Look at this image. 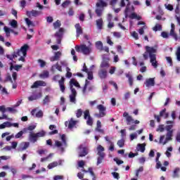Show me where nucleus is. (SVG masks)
Returning a JSON list of instances; mask_svg holds the SVG:
<instances>
[{"label":"nucleus","mask_w":180,"mask_h":180,"mask_svg":"<svg viewBox=\"0 0 180 180\" xmlns=\"http://www.w3.org/2000/svg\"><path fill=\"white\" fill-rule=\"evenodd\" d=\"M146 52L143 53L144 60H148V57L150 58V63L154 68H157L158 67V62H157V49L154 47L146 46Z\"/></svg>","instance_id":"1"},{"label":"nucleus","mask_w":180,"mask_h":180,"mask_svg":"<svg viewBox=\"0 0 180 180\" xmlns=\"http://www.w3.org/2000/svg\"><path fill=\"white\" fill-rule=\"evenodd\" d=\"M97 155H98L97 158V165H99V164H102V162L105 159V153L103 151H105V148L102 146L101 145H99L97 147Z\"/></svg>","instance_id":"2"},{"label":"nucleus","mask_w":180,"mask_h":180,"mask_svg":"<svg viewBox=\"0 0 180 180\" xmlns=\"http://www.w3.org/2000/svg\"><path fill=\"white\" fill-rule=\"evenodd\" d=\"M44 136H46V132L44 131H41L36 134L31 132L30 134L29 139L31 143H36L39 137H44Z\"/></svg>","instance_id":"3"},{"label":"nucleus","mask_w":180,"mask_h":180,"mask_svg":"<svg viewBox=\"0 0 180 180\" xmlns=\"http://www.w3.org/2000/svg\"><path fill=\"white\" fill-rule=\"evenodd\" d=\"M99 113L94 114L95 117L101 119V117H105L106 116V107L102 104H99L96 106Z\"/></svg>","instance_id":"4"},{"label":"nucleus","mask_w":180,"mask_h":180,"mask_svg":"<svg viewBox=\"0 0 180 180\" xmlns=\"http://www.w3.org/2000/svg\"><path fill=\"white\" fill-rule=\"evenodd\" d=\"M123 117L126 118V122H127V124L128 126H130V124H131V122H134V123L135 124H140V121L139 120H133V117L131 115H129V112H124L122 115Z\"/></svg>","instance_id":"5"},{"label":"nucleus","mask_w":180,"mask_h":180,"mask_svg":"<svg viewBox=\"0 0 180 180\" xmlns=\"http://www.w3.org/2000/svg\"><path fill=\"white\" fill-rule=\"evenodd\" d=\"M84 119L86 120L87 126H93L94 125V119L91 117V114L89 113V110H86L84 112Z\"/></svg>","instance_id":"6"},{"label":"nucleus","mask_w":180,"mask_h":180,"mask_svg":"<svg viewBox=\"0 0 180 180\" xmlns=\"http://www.w3.org/2000/svg\"><path fill=\"white\" fill-rule=\"evenodd\" d=\"M29 49V45L27 44H24L20 49L17 51V54L20 56H22L26 57L27 56V50Z\"/></svg>","instance_id":"7"},{"label":"nucleus","mask_w":180,"mask_h":180,"mask_svg":"<svg viewBox=\"0 0 180 180\" xmlns=\"http://www.w3.org/2000/svg\"><path fill=\"white\" fill-rule=\"evenodd\" d=\"M64 33V28H59L58 31L55 33V37H56V41L58 44H61V39H63V34Z\"/></svg>","instance_id":"8"},{"label":"nucleus","mask_w":180,"mask_h":180,"mask_svg":"<svg viewBox=\"0 0 180 180\" xmlns=\"http://www.w3.org/2000/svg\"><path fill=\"white\" fill-rule=\"evenodd\" d=\"M26 15L28 18H37V16H40V15H43V12L41 11L37 10H32L31 11H27Z\"/></svg>","instance_id":"9"},{"label":"nucleus","mask_w":180,"mask_h":180,"mask_svg":"<svg viewBox=\"0 0 180 180\" xmlns=\"http://www.w3.org/2000/svg\"><path fill=\"white\" fill-rule=\"evenodd\" d=\"M0 112L3 114L6 112H9L10 113H18V110L11 107L6 108L5 105H0Z\"/></svg>","instance_id":"10"},{"label":"nucleus","mask_w":180,"mask_h":180,"mask_svg":"<svg viewBox=\"0 0 180 180\" xmlns=\"http://www.w3.org/2000/svg\"><path fill=\"white\" fill-rule=\"evenodd\" d=\"M98 75L101 79H105L108 77V69L100 68L98 72Z\"/></svg>","instance_id":"11"},{"label":"nucleus","mask_w":180,"mask_h":180,"mask_svg":"<svg viewBox=\"0 0 180 180\" xmlns=\"http://www.w3.org/2000/svg\"><path fill=\"white\" fill-rule=\"evenodd\" d=\"M47 83L43 80H37L31 86L32 89L34 88H39V86H46Z\"/></svg>","instance_id":"12"},{"label":"nucleus","mask_w":180,"mask_h":180,"mask_svg":"<svg viewBox=\"0 0 180 180\" xmlns=\"http://www.w3.org/2000/svg\"><path fill=\"white\" fill-rule=\"evenodd\" d=\"M108 1L109 0H98L96 6L97 8H106V6H108Z\"/></svg>","instance_id":"13"},{"label":"nucleus","mask_w":180,"mask_h":180,"mask_svg":"<svg viewBox=\"0 0 180 180\" xmlns=\"http://www.w3.org/2000/svg\"><path fill=\"white\" fill-rule=\"evenodd\" d=\"M144 84L146 88H149V86H154L155 85V78L147 79Z\"/></svg>","instance_id":"14"},{"label":"nucleus","mask_w":180,"mask_h":180,"mask_svg":"<svg viewBox=\"0 0 180 180\" xmlns=\"http://www.w3.org/2000/svg\"><path fill=\"white\" fill-rule=\"evenodd\" d=\"M75 27L76 29V37H79L80 34H82V33H84V31L82 30V27H81V25H79V23H77L75 25Z\"/></svg>","instance_id":"15"},{"label":"nucleus","mask_w":180,"mask_h":180,"mask_svg":"<svg viewBox=\"0 0 180 180\" xmlns=\"http://www.w3.org/2000/svg\"><path fill=\"white\" fill-rule=\"evenodd\" d=\"M64 82H65V78H64V77H62L61 79L58 81V84L60 91L63 93L65 92V85L64 84Z\"/></svg>","instance_id":"16"},{"label":"nucleus","mask_w":180,"mask_h":180,"mask_svg":"<svg viewBox=\"0 0 180 180\" xmlns=\"http://www.w3.org/2000/svg\"><path fill=\"white\" fill-rule=\"evenodd\" d=\"M96 131L101 133V134H105V130L102 129V122L100 120H98L96 122V127L95 129Z\"/></svg>","instance_id":"17"},{"label":"nucleus","mask_w":180,"mask_h":180,"mask_svg":"<svg viewBox=\"0 0 180 180\" xmlns=\"http://www.w3.org/2000/svg\"><path fill=\"white\" fill-rule=\"evenodd\" d=\"M61 52L57 51L55 53L54 56L50 58V61L52 63L54 61H58L61 57Z\"/></svg>","instance_id":"18"},{"label":"nucleus","mask_w":180,"mask_h":180,"mask_svg":"<svg viewBox=\"0 0 180 180\" xmlns=\"http://www.w3.org/2000/svg\"><path fill=\"white\" fill-rule=\"evenodd\" d=\"M81 50L83 54L88 56L91 53V48L86 46V45L83 44L81 46Z\"/></svg>","instance_id":"19"},{"label":"nucleus","mask_w":180,"mask_h":180,"mask_svg":"<svg viewBox=\"0 0 180 180\" xmlns=\"http://www.w3.org/2000/svg\"><path fill=\"white\" fill-rule=\"evenodd\" d=\"M166 123L167 124H169V125H167L165 127V129L167 130V132H169V131H174L172 130V127H174V124L175 123V122L173 120V121H167Z\"/></svg>","instance_id":"20"},{"label":"nucleus","mask_w":180,"mask_h":180,"mask_svg":"<svg viewBox=\"0 0 180 180\" xmlns=\"http://www.w3.org/2000/svg\"><path fill=\"white\" fill-rule=\"evenodd\" d=\"M75 124H77V121L73 120L72 118L70 120V122L66 121L65 122V127H67L68 126V129H72L74 126H75Z\"/></svg>","instance_id":"21"},{"label":"nucleus","mask_w":180,"mask_h":180,"mask_svg":"<svg viewBox=\"0 0 180 180\" xmlns=\"http://www.w3.org/2000/svg\"><path fill=\"white\" fill-rule=\"evenodd\" d=\"M136 150L137 151H141V153H144V151H146V144L139 143Z\"/></svg>","instance_id":"22"},{"label":"nucleus","mask_w":180,"mask_h":180,"mask_svg":"<svg viewBox=\"0 0 180 180\" xmlns=\"http://www.w3.org/2000/svg\"><path fill=\"white\" fill-rule=\"evenodd\" d=\"M96 47L97 50L100 51H103V44L101 41H98L96 42Z\"/></svg>","instance_id":"23"},{"label":"nucleus","mask_w":180,"mask_h":180,"mask_svg":"<svg viewBox=\"0 0 180 180\" xmlns=\"http://www.w3.org/2000/svg\"><path fill=\"white\" fill-rule=\"evenodd\" d=\"M88 155V148L86 147L82 148V150L79 153V157H85Z\"/></svg>","instance_id":"24"},{"label":"nucleus","mask_w":180,"mask_h":180,"mask_svg":"<svg viewBox=\"0 0 180 180\" xmlns=\"http://www.w3.org/2000/svg\"><path fill=\"white\" fill-rule=\"evenodd\" d=\"M96 23L98 27V29H99L100 30H102V27L103 26V20H102V18L96 20Z\"/></svg>","instance_id":"25"},{"label":"nucleus","mask_w":180,"mask_h":180,"mask_svg":"<svg viewBox=\"0 0 180 180\" xmlns=\"http://www.w3.org/2000/svg\"><path fill=\"white\" fill-rule=\"evenodd\" d=\"M55 146H56V147H58V148H60V150L62 153H64V148L62 147L63 146V143H61V141H55Z\"/></svg>","instance_id":"26"},{"label":"nucleus","mask_w":180,"mask_h":180,"mask_svg":"<svg viewBox=\"0 0 180 180\" xmlns=\"http://www.w3.org/2000/svg\"><path fill=\"white\" fill-rule=\"evenodd\" d=\"M39 98H41V93H39V96L33 95V96L28 97V101H36V100L39 99Z\"/></svg>","instance_id":"27"},{"label":"nucleus","mask_w":180,"mask_h":180,"mask_svg":"<svg viewBox=\"0 0 180 180\" xmlns=\"http://www.w3.org/2000/svg\"><path fill=\"white\" fill-rule=\"evenodd\" d=\"M153 32H161L162 30V25L160 24H156L155 27H153Z\"/></svg>","instance_id":"28"},{"label":"nucleus","mask_w":180,"mask_h":180,"mask_svg":"<svg viewBox=\"0 0 180 180\" xmlns=\"http://www.w3.org/2000/svg\"><path fill=\"white\" fill-rule=\"evenodd\" d=\"M53 26L54 29H59V27H61V21L58 20L55 22L53 23Z\"/></svg>","instance_id":"29"},{"label":"nucleus","mask_w":180,"mask_h":180,"mask_svg":"<svg viewBox=\"0 0 180 180\" xmlns=\"http://www.w3.org/2000/svg\"><path fill=\"white\" fill-rule=\"evenodd\" d=\"M124 139L122 138L117 141V144L120 147V148L124 147Z\"/></svg>","instance_id":"30"},{"label":"nucleus","mask_w":180,"mask_h":180,"mask_svg":"<svg viewBox=\"0 0 180 180\" xmlns=\"http://www.w3.org/2000/svg\"><path fill=\"white\" fill-rule=\"evenodd\" d=\"M169 35L172 36L173 39L178 40V35L175 33V30H171Z\"/></svg>","instance_id":"31"},{"label":"nucleus","mask_w":180,"mask_h":180,"mask_svg":"<svg viewBox=\"0 0 180 180\" xmlns=\"http://www.w3.org/2000/svg\"><path fill=\"white\" fill-rule=\"evenodd\" d=\"M179 167H176L173 172V178H178L179 176Z\"/></svg>","instance_id":"32"},{"label":"nucleus","mask_w":180,"mask_h":180,"mask_svg":"<svg viewBox=\"0 0 180 180\" xmlns=\"http://www.w3.org/2000/svg\"><path fill=\"white\" fill-rule=\"evenodd\" d=\"M100 68H105L107 70V68H109V63L105 60L103 61L100 65Z\"/></svg>","instance_id":"33"},{"label":"nucleus","mask_w":180,"mask_h":180,"mask_svg":"<svg viewBox=\"0 0 180 180\" xmlns=\"http://www.w3.org/2000/svg\"><path fill=\"white\" fill-rule=\"evenodd\" d=\"M50 75V73L49 72V71H44L43 73L39 75L40 78H49Z\"/></svg>","instance_id":"34"},{"label":"nucleus","mask_w":180,"mask_h":180,"mask_svg":"<svg viewBox=\"0 0 180 180\" xmlns=\"http://www.w3.org/2000/svg\"><path fill=\"white\" fill-rule=\"evenodd\" d=\"M58 165V162H51L48 165V169H53V168H56V167H57Z\"/></svg>","instance_id":"35"},{"label":"nucleus","mask_w":180,"mask_h":180,"mask_svg":"<svg viewBox=\"0 0 180 180\" xmlns=\"http://www.w3.org/2000/svg\"><path fill=\"white\" fill-rule=\"evenodd\" d=\"M70 82V85H74L75 86H77V88H80L79 83H78V82L75 81V79H72Z\"/></svg>","instance_id":"36"},{"label":"nucleus","mask_w":180,"mask_h":180,"mask_svg":"<svg viewBox=\"0 0 180 180\" xmlns=\"http://www.w3.org/2000/svg\"><path fill=\"white\" fill-rule=\"evenodd\" d=\"M126 77L129 79V84L130 86H133V77H131L130 74H127Z\"/></svg>","instance_id":"37"},{"label":"nucleus","mask_w":180,"mask_h":180,"mask_svg":"<svg viewBox=\"0 0 180 180\" xmlns=\"http://www.w3.org/2000/svg\"><path fill=\"white\" fill-rule=\"evenodd\" d=\"M50 103V96H46L43 100V105H49Z\"/></svg>","instance_id":"38"},{"label":"nucleus","mask_w":180,"mask_h":180,"mask_svg":"<svg viewBox=\"0 0 180 180\" xmlns=\"http://www.w3.org/2000/svg\"><path fill=\"white\" fill-rule=\"evenodd\" d=\"M25 23H27L28 27H30V26H34V23L32 20H30L28 18H26L25 19Z\"/></svg>","instance_id":"39"},{"label":"nucleus","mask_w":180,"mask_h":180,"mask_svg":"<svg viewBox=\"0 0 180 180\" xmlns=\"http://www.w3.org/2000/svg\"><path fill=\"white\" fill-rule=\"evenodd\" d=\"M87 74V79L92 81L94 79V72L92 71H89L86 72Z\"/></svg>","instance_id":"40"},{"label":"nucleus","mask_w":180,"mask_h":180,"mask_svg":"<svg viewBox=\"0 0 180 180\" xmlns=\"http://www.w3.org/2000/svg\"><path fill=\"white\" fill-rule=\"evenodd\" d=\"M10 25L11 27H13L14 29L18 28V21L16 20H13L11 21Z\"/></svg>","instance_id":"41"},{"label":"nucleus","mask_w":180,"mask_h":180,"mask_svg":"<svg viewBox=\"0 0 180 180\" xmlns=\"http://www.w3.org/2000/svg\"><path fill=\"white\" fill-rule=\"evenodd\" d=\"M165 130V128L164 127V124H160L158 126V129H156V131H160V133H162Z\"/></svg>","instance_id":"42"},{"label":"nucleus","mask_w":180,"mask_h":180,"mask_svg":"<svg viewBox=\"0 0 180 180\" xmlns=\"http://www.w3.org/2000/svg\"><path fill=\"white\" fill-rule=\"evenodd\" d=\"M36 129V126L35 125H30L27 129L25 128L23 129V131H26V130H30V131L34 130Z\"/></svg>","instance_id":"43"},{"label":"nucleus","mask_w":180,"mask_h":180,"mask_svg":"<svg viewBox=\"0 0 180 180\" xmlns=\"http://www.w3.org/2000/svg\"><path fill=\"white\" fill-rule=\"evenodd\" d=\"M127 2H128V4H127V6L125 8V11L124 13H129V12L130 11V1L129 0H126Z\"/></svg>","instance_id":"44"},{"label":"nucleus","mask_w":180,"mask_h":180,"mask_svg":"<svg viewBox=\"0 0 180 180\" xmlns=\"http://www.w3.org/2000/svg\"><path fill=\"white\" fill-rule=\"evenodd\" d=\"M82 113H83V111H82V109H78L76 112V116L77 118H79L81 117V116H82Z\"/></svg>","instance_id":"45"},{"label":"nucleus","mask_w":180,"mask_h":180,"mask_svg":"<svg viewBox=\"0 0 180 180\" xmlns=\"http://www.w3.org/2000/svg\"><path fill=\"white\" fill-rule=\"evenodd\" d=\"M166 60L167 63H169L170 67H172L174 65V63H172V58H171L170 56H167Z\"/></svg>","instance_id":"46"},{"label":"nucleus","mask_w":180,"mask_h":180,"mask_svg":"<svg viewBox=\"0 0 180 180\" xmlns=\"http://www.w3.org/2000/svg\"><path fill=\"white\" fill-rule=\"evenodd\" d=\"M176 56L177 61H180V46L177 48Z\"/></svg>","instance_id":"47"},{"label":"nucleus","mask_w":180,"mask_h":180,"mask_svg":"<svg viewBox=\"0 0 180 180\" xmlns=\"http://www.w3.org/2000/svg\"><path fill=\"white\" fill-rule=\"evenodd\" d=\"M29 146H30L29 142H25L23 147L21 148V151H25V150L29 148Z\"/></svg>","instance_id":"48"},{"label":"nucleus","mask_w":180,"mask_h":180,"mask_svg":"<svg viewBox=\"0 0 180 180\" xmlns=\"http://www.w3.org/2000/svg\"><path fill=\"white\" fill-rule=\"evenodd\" d=\"M54 67L55 68H56V70H58V71H60V72H63V68L58 64V63L55 64Z\"/></svg>","instance_id":"49"},{"label":"nucleus","mask_w":180,"mask_h":180,"mask_svg":"<svg viewBox=\"0 0 180 180\" xmlns=\"http://www.w3.org/2000/svg\"><path fill=\"white\" fill-rule=\"evenodd\" d=\"M161 36L163 37V39H168V37H169V34L167 32H162Z\"/></svg>","instance_id":"50"},{"label":"nucleus","mask_w":180,"mask_h":180,"mask_svg":"<svg viewBox=\"0 0 180 180\" xmlns=\"http://www.w3.org/2000/svg\"><path fill=\"white\" fill-rule=\"evenodd\" d=\"M77 164L79 168H84L85 166V162L84 160H79Z\"/></svg>","instance_id":"51"},{"label":"nucleus","mask_w":180,"mask_h":180,"mask_svg":"<svg viewBox=\"0 0 180 180\" xmlns=\"http://www.w3.org/2000/svg\"><path fill=\"white\" fill-rule=\"evenodd\" d=\"M38 62H39V64H40L41 68H43L46 67V62H45L44 60H41V59H39V60H38Z\"/></svg>","instance_id":"52"},{"label":"nucleus","mask_w":180,"mask_h":180,"mask_svg":"<svg viewBox=\"0 0 180 180\" xmlns=\"http://www.w3.org/2000/svg\"><path fill=\"white\" fill-rule=\"evenodd\" d=\"M60 75H56L55 76H53V77L52 78V80L54 81V82H58V79H60Z\"/></svg>","instance_id":"53"},{"label":"nucleus","mask_w":180,"mask_h":180,"mask_svg":"<svg viewBox=\"0 0 180 180\" xmlns=\"http://www.w3.org/2000/svg\"><path fill=\"white\" fill-rule=\"evenodd\" d=\"M120 133L122 139H126V129H121Z\"/></svg>","instance_id":"54"},{"label":"nucleus","mask_w":180,"mask_h":180,"mask_svg":"<svg viewBox=\"0 0 180 180\" xmlns=\"http://www.w3.org/2000/svg\"><path fill=\"white\" fill-rule=\"evenodd\" d=\"M70 1L66 0V1H65L62 4L61 6H62L63 8H67V6H68V5H70Z\"/></svg>","instance_id":"55"},{"label":"nucleus","mask_w":180,"mask_h":180,"mask_svg":"<svg viewBox=\"0 0 180 180\" xmlns=\"http://www.w3.org/2000/svg\"><path fill=\"white\" fill-rule=\"evenodd\" d=\"M23 131H19L17 134H15V139H20V137H22V136H23Z\"/></svg>","instance_id":"56"},{"label":"nucleus","mask_w":180,"mask_h":180,"mask_svg":"<svg viewBox=\"0 0 180 180\" xmlns=\"http://www.w3.org/2000/svg\"><path fill=\"white\" fill-rule=\"evenodd\" d=\"M35 117H43V111L39 110L35 114Z\"/></svg>","instance_id":"57"},{"label":"nucleus","mask_w":180,"mask_h":180,"mask_svg":"<svg viewBox=\"0 0 180 180\" xmlns=\"http://www.w3.org/2000/svg\"><path fill=\"white\" fill-rule=\"evenodd\" d=\"M131 36L135 39V40H139V34L136 32L134 31Z\"/></svg>","instance_id":"58"},{"label":"nucleus","mask_w":180,"mask_h":180,"mask_svg":"<svg viewBox=\"0 0 180 180\" xmlns=\"http://www.w3.org/2000/svg\"><path fill=\"white\" fill-rule=\"evenodd\" d=\"M77 97V96L70 94V102L75 103V98Z\"/></svg>","instance_id":"59"},{"label":"nucleus","mask_w":180,"mask_h":180,"mask_svg":"<svg viewBox=\"0 0 180 180\" xmlns=\"http://www.w3.org/2000/svg\"><path fill=\"white\" fill-rule=\"evenodd\" d=\"M61 140H62L64 146H67V140L65 139V134H63L61 136Z\"/></svg>","instance_id":"60"},{"label":"nucleus","mask_w":180,"mask_h":180,"mask_svg":"<svg viewBox=\"0 0 180 180\" xmlns=\"http://www.w3.org/2000/svg\"><path fill=\"white\" fill-rule=\"evenodd\" d=\"M96 13L97 15V16L101 17L102 16V10L97 8L96 9Z\"/></svg>","instance_id":"61"},{"label":"nucleus","mask_w":180,"mask_h":180,"mask_svg":"<svg viewBox=\"0 0 180 180\" xmlns=\"http://www.w3.org/2000/svg\"><path fill=\"white\" fill-rule=\"evenodd\" d=\"M70 89H71V92H72L71 95H75L77 96V90H75V89H74L72 87V85H70Z\"/></svg>","instance_id":"62"},{"label":"nucleus","mask_w":180,"mask_h":180,"mask_svg":"<svg viewBox=\"0 0 180 180\" xmlns=\"http://www.w3.org/2000/svg\"><path fill=\"white\" fill-rule=\"evenodd\" d=\"M53 20H54V19H53V17H51V16L46 17V22L48 23H53Z\"/></svg>","instance_id":"63"},{"label":"nucleus","mask_w":180,"mask_h":180,"mask_svg":"<svg viewBox=\"0 0 180 180\" xmlns=\"http://www.w3.org/2000/svg\"><path fill=\"white\" fill-rule=\"evenodd\" d=\"M64 176H60V175H56L53 177V180H60V179H63Z\"/></svg>","instance_id":"64"}]
</instances>
